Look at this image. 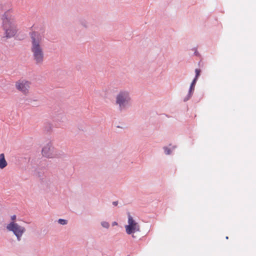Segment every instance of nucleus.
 <instances>
[{"instance_id":"obj_10","label":"nucleus","mask_w":256,"mask_h":256,"mask_svg":"<svg viewBox=\"0 0 256 256\" xmlns=\"http://www.w3.org/2000/svg\"><path fill=\"white\" fill-rule=\"evenodd\" d=\"M176 148V146H173L172 150L168 148L167 146H164L163 150H164V152L166 155H170L172 154V150H174Z\"/></svg>"},{"instance_id":"obj_17","label":"nucleus","mask_w":256,"mask_h":256,"mask_svg":"<svg viewBox=\"0 0 256 256\" xmlns=\"http://www.w3.org/2000/svg\"><path fill=\"white\" fill-rule=\"evenodd\" d=\"M65 120V118L64 116H62V118H61V119L60 120V121L63 122L64 121V120Z\"/></svg>"},{"instance_id":"obj_12","label":"nucleus","mask_w":256,"mask_h":256,"mask_svg":"<svg viewBox=\"0 0 256 256\" xmlns=\"http://www.w3.org/2000/svg\"><path fill=\"white\" fill-rule=\"evenodd\" d=\"M68 221L66 220L60 218V219H58V223L62 225H66V224H68Z\"/></svg>"},{"instance_id":"obj_19","label":"nucleus","mask_w":256,"mask_h":256,"mask_svg":"<svg viewBox=\"0 0 256 256\" xmlns=\"http://www.w3.org/2000/svg\"><path fill=\"white\" fill-rule=\"evenodd\" d=\"M82 24L84 26H87V25L86 24H83L82 23Z\"/></svg>"},{"instance_id":"obj_5","label":"nucleus","mask_w":256,"mask_h":256,"mask_svg":"<svg viewBox=\"0 0 256 256\" xmlns=\"http://www.w3.org/2000/svg\"><path fill=\"white\" fill-rule=\"evenodd\" d=\"M128 225L125 226L126 232L128 234H132V236L135 238L136 236L134 234L136 232L140 231V226L133 220L132 217L129 212L128 213Z\"/></svg>"},{"instance_id":"obj_9","label":"nucleus","mask_w":256,"mask_h":256,"mask_svg":"<svg viewBox=\"0 0 256 256\" xmlns=\"http://www.w3.org/2000/svg\"><path fill=\"white\" fill-rule=\"evenodd\" d=\"M8 165L4 154H0V168L3 169Z\"/></svg>"},{"instance_id":"obj_3","label":"nucleus","mask_w":256,"mask_h":256,"mask_svg":"<svg viewBox=\"0 0 256 256\" xmlns=\"http://www.w3.org/2000/svg\"><path fill=\"white\" fill-rule=\"evenodd\" d=\"M2 26L6 38H10L16 34V30L12 17H4L2 19Z\"/></svg>"},{"instance_id":"obj_1","label":"nucleus","mask_w":256,"mask_h":256,"mask_svg":"<svg viewBox=\"0 0 256 256\" xmlns=\"http://www.w3.org/2000/svg\"><path fill=\"white\" fill-rule=\"evenodd\" d=\"M31 38L30 50L35 64L40 66L44 61V52L42 45V36L40 32H32L30 33Z\"/></svg>"},{"instance_id":"obj_14","label":"nucleus","mask_w":256,"mask_h":256,"mask_svg":"<svg viewBox=\"0 0 256 256\" xmlns=\"http://www.w3.org/2000/svg\"><path fill=\"white\" fill-rule=\"evenodd\" d=\"M195 72H196L195 78H198L199 76H200V74L201 72V70L200 69L196 68L195 70Z\"/></svg>"},{"instance_id":"obj_6","label":"nucleus","mask_w":256,"mask_h":256,"mask_svg":"<svg viewBox=\"0 0 256 256\" xmlns=\"http://www.w3.org/2000/svg\"><path fill=\"white\" fill-rule=\"evenodd\" d=\"M42 155L47 158H52L54 157V147L50 142L46 144L42 150Z\"/></svg>"},{"instance_id":"obj_15","label":"nucleus","mask_w":256,"mask_h":256,"mask_svg":"<svg viewBox=\"0 0 256 256\" xmlns=\"http://www.w3.org/2000/svg\"><path fill=\"white\" fill-rule=\"evenodd\" d=\"M16 215H13L11 216V220H12V222H14V220H16Z\"/></svg>"},{"instance_id":"obj_2","label":"nucleus","mask_w":256,"mask_h":256,"mask_svg":"<svg viewBox=\"0 0 256 256\" xmlns=\"http://www.w3.org/2000/svg\"><path fill=\"white\" fill-rule=\"evenodd\" d=\"M132 99L130 91L120 90L114 98V104L120 112L126 111L132 105Z\"/></svg>"},{"instance_id":"obj_4","label":"nucleus","mask_w":256,"mask_h":256,"mask_svg":"<svg viewBox=\"0 0 256 256\" xmlns=\"http://www.w3.org/2000/svg\"><path fill=\"white\" fill-rule=\"evenodd\" d=\"M6 228L8 231L12 232L14 234L18 242L21 240L23 234L26 231L24 227L19 225L14 222H11L6 226Z\"/></svg>"},{"instance_id":"obj_21","label":"nucleus","mask_w":256,"mask_h":256,"mask_svg":"<svg viewBox=\"0 0 256 256\" xmlns=\"http://www.w3.org/2000/svg\"><path fill=\"white\" fill-rule=\"evenodd\" d=\"M194 54L196 55H197L198 54V52L197 51H196L195 52H194Z\"/></svg>"},{"instance_id":"obj_11","label":"nucleus","mask_w":256,"mask_h":256,"mask_svg":"<svg viewBox=\"0 0 256 256\" xmlns=\"http://www.w3.org/2000/svg\"><path fill=\"white\" fill-rule=\"evenodd\" d=\"M52 126L50 123H46L45 124L44 128L47 132H50L52 130Z\"/></svg>"},{"instance_id":"obj_8","label":"nucleus","mask_w":256,"mask_h":256,"mask_svg":"<svg viewBox=\"0 0 256 256\" xmlns=\"http://www.w3.org/2000/svg\"><path fill=\"white\" fill-rule=\"evenodd\" d=\"M198 78H194L192 82L189 90L188 92V94L184 98V102H187L188 100L190 98L192 97V95L193 94V93L194 90V88L196 84V82L198 80Z\"/></svg>"},{"instance_id":"obj_18","label":"nucleus","mask_w":256,"mask_h":256,"mask_svg":"<svg viewBox=\"0 0 256 256\" xmlns=\"http://www.w3.org/2000/svg\"><path fill=\"white\" fill-rule=\"evenodd\" d=\"M4 6L2 4H0V8H3Z\"/></svg>"},{"instance_id":"obj_16","label":"nucleus","mask_w":256,"mask_h":256,"mask_svg":"<svg viewBox=\"0 0 256 256\" xmlns=\"http://www.w3.org/2000/svg\"><path fill=\"white\" fill-rule=\"evenodd\" d=\"M112 204L114 206H116L118 204V201H114L112 202Z\"/></svg>"},{"instance_id":"obj_23","label":"nucleus","mask_w":256,"mask_h":256,"mask_svg":"<svg viewBox=\"0 0 256 256\" xmlns=\"http://www.w3.org/2000/svg\"><path fill=\"white\" fill-rule=\"evenodd\" d=\"M228 236H226V239H228Z\"/></svg>"},{"instance_id":"obj_7","label":"nucleus","mask_w":256,"mask_h":256,"mask_svg":"<svg viewBox=\"0 0 256 256\" xmlns=\"http://www.w3.org/2000/svg\"><path fill=\"white\" fill-rule=\"evenodd\" d=\"M30 82L24 80H20L16 84V88L24 94H26L28 92V89L30 88Z\"/></svg>"},{"instance_id":"obj_20","label":"nucleus","mask_w":256,"mask_h":256,"mask_svg":"<svg viewBox=\"0 0 256 256\" xmlns=\"http://www.w3.org/2000/svg\"><path fill=\"white\" fill-rule=\"evenodd\" d=\"M116 224H117V222H113V225H114H114H116Z\"/></svg>"},{"instance_id":"obj_22","label":"nucleus","mask_w":256,"mask_h":256,"mask_svg":"<svg viewBox=\"0 0 256 256\" xmlns=\"http://www.w3.org/2000/svg\"><path fill=\"white\" fill-rule=\"evenodd\" d=\"M11 11V10H8L7 12H10Z\"/></svg>"},{"instance_id":"obj_13","label":"nucleus","mask_w":256,"mask_h":256,"mask_svg":"<svg viewBox=\"0 0 256 256\" xmlns=\"http://www.w3.org/2000/svg\"><path fill=\"white\" fill-rule=\"evenodd\" d=\"M101 225L102 227L108 228L110 226V224L108 222L106 221H102L101 222Z\"/></svg>"}]
</instances>
